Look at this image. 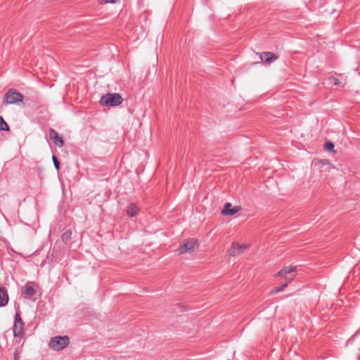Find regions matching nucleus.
<instances>
[{
    "label": "nucleus",
    "instance_id": "3",
    "mask_svg": "<svg viewBox=\"0 0 360 360\" xmlns=\"http://www.w3.org/2000/svg\"><path fill=\"white\" fill-rule=\"evenodd\" d=\"M70 343L68 336H56L51 339L49 346L51 349L59 351L66 347Z\"/></svg>",
    "mask_w": 360,
    "mask_h": 360
},
{
    "label": "nucleus",
    "instance_id": "14",
    "mask_svg": "<svg viewBox=\"0 0 360 360\" xmlns=\"http://www.w3.org/2000/svg\"><path fill=\"white\" fill-rule=\"evenodd\" d=\"M9 129L8 125L4 121L2 117L0 116V130L8 131Z\"/></svg>",
    "mask_w": 360,
    "mask_h": 360
},
{
    "label": "nucleus",
    "instance_id": "5",
    "mask_svg": "<svg viewBox=\"0 0 360 360\" xmlns=\"http://www.w3.org/2000/svg\"><path fill=\"white\" fill-rule=\"evenodd\" d=\"M199 246L198 242L195 238H191L184 240L179 247V254H186L191 252Z\"/></svg>",
    "mask_w": 360,
    "mask_h": 360
},
{
    "label": "nucleus",
    "instance_id": "17",
    "mask_svg": "<svg viewBox=\"0 0 360 360\" xmlns=\"http://www.w3.org/2000/svg\"><path fill=\"white\" fill-rule=\"evenodd\" d=\"M52 159H53V164H54V166H55L56 169L57 170H59V169H60V163H59L57 158L55 155H53L52 157Z\"/></svg>",
    "mask_w": 360,
    "mask_h": 360
},
{
    "label": "nucleus",
    "instance_id": "4",
    "mask_svg": "<svg viewBox=\"0 0 360 360\" xmlns=\"http://www.w3.org/2000/svg\"><path fill=\"white\" fill-rule=\"evenodd\" d=\"M250 245L245 243L233 242L230 248L228 250L229 255L231 257H237L244 253Z\"/></svg>",
    "mask_w": 360,
    "mask_h": 360
},
{
    "label": "nucleus",
    "instance_id": "2",
    "mask_svg": "<svg viewBox=\"0 0 360 360\" xmlns=\"http://www.w3.org/2000/svg\"><path fill=\"white\" fill-rule=\"evenodd\" d=\"M122 101L123 98L120 94L108 93L101 97L100 103L103 105L113 107L120 105Z\"/></svg>",
    "mask_w": 360,
    "mask_h": 360
},
{
    "label": "nucleus",
    "instance_id": "18",
    "mask_svg": "<svg viewBox=\"0 0 360 360\" xmlns=\"http://www.w3.org/2000/svg\"><path fill=\"white\" fill-rule=\"evenodd\" d=\"M333 148H334V145L331 142L327 143L325 145V148L327 150H332L333 149Z\"/></svg>",
    "mask_w": 360,
    "mask_h": 360
},
{
    "label": "nucleus",
    "instance_id": "16",
    "mask_svg": "<svg viewBox=\"0 0 360 360\" xmlns=\"http://www.w3.org/2000/svg\"><path fill=\"white\" fill-rule=\"evenodd\" d=\"M72 233L71 231H65L62 236L63 240H68L71 238Z\"/></svg>",
    "mask_w": 360,
    "mask_h": 360
},
{
    "label": "nucleus",
    "instance_id": "13",
    "mask_svg": "<svg viewBox=\"0 0 360 360\" xmlns=\"http://www.w3.org/2000/svg\"><path fill=\"white\" fill-rule=\"evenodd\" d=\"M35 290L31 285H26L25 287V294L28 297H32L34 295Z\"/></svg>",
    "mask_w": 360,
    "mask_h": 360
},
{
    "label": "nucleus",
    "instance_id": "8",
    "mask_svg": "<svg viewBox=\"0 0 360 360\" xmlns=\"http://www.w3.org/2000/svg\"><path fill=\"white\" fill-rule=\"evenodd\" d=\"M240 210V207L236 206L231 207V204L230 202H226L224 205L223 210H221V214L224 216H232L236 214Z\"/></svg>",
    "mask_w": 360,
    "mask_h": 360
},
{
    "label": "nucleus",
    "instance_id": "20",
    "mask_svg": "<svg viewBox=\"0 0 360 360\" xmlns=\"http://www.w3.org/2000/svg\"><path fill=\"white\" fill-rule=\"evenodd\" d=\"M330 79H331L332 81H333V84H334V85H339V84H340V81H339V79H337V78H335V77H331V78H330Z\"/></svg>",
    "mask_w": 360,
    "mask_h": 360
},
{
    "label": "nucleus",
    "instance_id": "21",
    "mask_svg": "<svg viewBox=\"0 0 360 360\" xmlns=\"http://www.w3.org/2000/svg\"><path fill=\"white\" fill-rule=\"evenodd\" d=\"M18 358H19V354H18V352L16 351L14 353V360H18Z\"/></svg>",
    "mask_w": 360,
    "mask_h": 360
},
{
    "label": "nucleus",
    "instance_id": "9",
    "mask_svg": "<svg viewBox=\"0 0 360 360\" xmlns=\"http://www.w3.org/2000/svg\"><path fill=\"white\" fill-rule=\"evenodd\" d=\"M49 136L50 139L53 141V143L56 146L60 148L63 146V139L61 136H59L58 133L56 130L51 129L49 131Z\"/></svg>",
    "mask_w": 360,
    "mask_h": 360
},
{
    "label": "nucleus",
    "instance_id": "7",
    "mask_svg": "<svg viewBox=\"0 0 360 360\" xmlns=\"http://www.w3.org/2000/svg\"><path fill=\"white\" fill-rule=\"evenodd\" d=\"M13 334L15 337L22 338L24 335V323L20 315L16 313L13 325Z\"/></svg>",
    "mask_w": 360,
    "mask_h": 360
},
{
    "label": "nucleus",
    "instance_id": "12",
    "mask_svg": "<svg viewBox=\"0 0 360 360\" xmlns=\"http://www.w3.org/2000/svg\"><path fill=\"white\" fill-rule=\"evenodd\" d=\"M8 301V295L7 291L3 288H0V307L7 304Z\"/></svg>",
    "mask_w": 360,
    "mask_h": 360
},
{
    "label": "nucleus",
    "instance_id": "1",
    "mask_svg": "<svg viewBox=\"0 0 360 360\" xmlns=\"http://www.w3.org/2000/svg\"><path fill=\"white\" fill-rule=\"evenodd\" d=\"M23 95L15 89H8L3 98L5 105L19 104L23 101Z\"/></svg>",
    "mask_w": 360,
    "mask_h": 360
},
{
    "label": "nucleus",
    "instance_id": "6",
    "mask_svg": "<svg viewBox=\"0 0 360 360\" xmlns=\"http://www.w3.org/2000/svg\"><path fill=\"white\" fill-rule=\"evenodd\" d=\"M296 271V266H285L276 274V276L283 277L288 283H290L295 277Z\"/></svg>",
    "mask_w": 360,
    "mask_h": 360
},
{
    "label": "nucleus",
    "instance_id": "10",
    "mask_svg": "<svg viewBox=\"0 0 360 360\" xmlns=\"http://www.w3.org/2000/svg\"><path fill=\"white\" fill-rule=\"evenodd\" d=\"M260 58L266 63L271 64L278 59V56L271 52L266 51L261 53Z\"/></svg>",
    "mask_w": 360,
    "mask_h": 360
},
{
    "label": "nucleus",
    "instance_id": "11",
    "mask_svg": "<svg viewBox=\"0 0 360 360\" xmlns=\"http://www.w3.org/2000/svg\"><path fill=\"white\" fill-rule=\"evenodd\" d=\"M139 212V208L134 203H131L127 206V214L132 217L136 216Z\"/></svg>",
    "mask_w": 360,
    "mask_h": 360
},
{
    "label": "nucleus",
    "instance_id": "19",
    "mask_svg": "<svg viewBox=\"0 0 360 360\" xmlns=\"http://www.w3.org/2000/svg\"><path fill=\"white\" fill-rule=\"evenodd\" d=\"M100 4L115 3L116 0H98Z\"/></svg>",
    "mask_w": 360,
    "mask_h": 360
},
{
    "label": "nucleus",
    "instance_id": "15",
    "mask_svg": "<svg viewBox=\"0 0 360 360\" xmlns=\"http://www.w3.org/2000/svg\"><path fill=\"white\" fill-rule=\"evenodd\" d=\"M288 283H289L286 282L285 283H284L281 286L274 288L272 290V291H271V293L272 294H276V293H278V292L283 290L288 286Z\"/></svg>",
    "mask_w": 360,
    "mask_h": 360
}]
</instances>
